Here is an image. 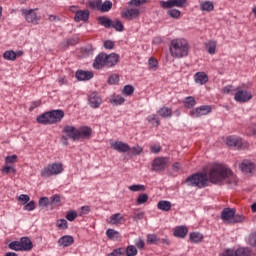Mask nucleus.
I'll return each mask as SVG.
<instances>
[{
    "instance_id": "1",
    "label": "nucleus",
    "mask_w": 256,
    "mask_h": 256,
    "mask_svg": "<svg viewBox=\"0 0 256 256\" xmlns=\"http://www.w3.org/2000/svg\"><path fill=\"white\" fill-rule=\"evenodd\" d=\"M208 181L215 185L219 183H228V185H237V176L233 171L223 164H215L211 167L208 174Z\"/></svg>"
},
{
    "instance_id": "2",
    "label": "nucleus",
    "mask_w": 256,
    "mask_h": 256,
    "mask_svg": "<svg viewBox=\"0 0 256 256\" xmlns=\"http://www.w3.org/2000/svg\"><path fill=\"white\" fill-rule=\"evenodd\" d=\"M189 42L184 38H176L170 42L169 51L174 59H183L189 56Z\"/></svg>"
},
{
    "instance_id": "3",
    "label": "nucleus",
    "mask_w": 256,
    "mask_h": 256,
    "mask_svg": "<svg viewBox=\"0 0 256 256\" xmlns=\"http://www.w3.org/2000/svg\"><path fill=\"white\" fill-rule=\"evenodd\" d=\"M119 63V56L118 54L111 53V54H106V53H99L96 58L94 59L93 62V67L95 69H103V68H111L115 67Z\"/></svg>"
},
{
    "instance_id": "4",
    "label": "nucleus",
    "mask_w": 256,
    "mask_h": 256,
    "mask_svg": "<svg viewBox=\"0 0 256 256\" xmlns=\"http://www.w3.org/2000/svg\"><path fill=\"white\" fill-rule=\"evenodd\" d=\"M63 117H65V112L58 109L43 113L36 118V121L40 125H57L63 121Z\"/></svg>"
},
{
    "instance_id": "5",
    "label": "nucleus",
    "mask_w": 256,
    "mask_h": 256,
    "mask_svg": "<svg viewBox=\"0 0 256 256\" xmlns=\"http://www.w3.org/2000/svg\"><path fill=\"white\" fill-rule=\"evenodd\" d=\"M221 219L226 225H237V223H245V215L237 214L235 208H224L221 212Z\"/></svg>"
},
{
    "instance_id": "6",
    "label": "nucleus",
    "mask_w": 256,
    "mask_h": 256,
    "mask_svg": "<svg viewBox=\"0 0 256 256\" xmlns=\"http://www.w3.org/2000/svg\"><path fill=\"white\" fill-rule=\"evenodd\" d=\"M98 25L105 27V29H115V31L123 32L125 31V26L123 22L119 19H115L114 21L107 16H100L97 18Z\"/></svg>"
},
{
    "instance_id": "7",
    "label": "nucleus",
    "mask_w": 256,
    "mask_h": 256,
    "mask_svg": "<svg viewBox=\"0 0 256 256\" xmlns=\"http://www.w3.org/2000/svg\"><path fill=\"white\" fill-rule=\"evenodd\" d=\"M207 181H209L207 174L196 173L187 177L186 184L189 187H198V189H203V187H207Z\"/></svg>"
},
{
    "instance_id": "8",
    "label": "nucleus",
    "mask_w": 256,
    "mask_h": 256,
    "mask_svg": "<svg viewBox=\"0 0 256 256\" xmlns=\"http://www.w3.org/2000/svg\"><path fill=\"white\" fill-rule=\"evenodd\" d=\"M60 173H63V164L61 162H54L44 167L40 175L41 177L48 178L53 177V175H60Z\"/></svg>"
},
{
    "instance_id": "9",
    "label": "nucleus",
    "mask_w": 256,
    "mask_h": 256,
    "mask_svg": "<svg viewBox=\"0 0 256 256\" xmlns=\"http://www.w3.org/2000/svg\"><path fill=\"white\" fill-rule=\"evenodd\" d=\"M169 157H157L152 162V171L163 173L169 167Z\"/></svg>"
},
{
    "instance_id": "10",
    "label": "nucleus",
    "mask_w": 256,
    "mask_h": 256,
    "mask_svg": "<svg viewBox=\"0 0 256 256\" xmlns=\"http://www.w3.org/2000/svg\"><path fill=\"white\" fill-rule=\"evenodd\" d=\"M236 91L237 92L234 95V100L237 103H248V101L253 99V93H251V91L239 90V88H237Z\"/></svg>"
},
{
    "instance_id": "11",
    "label": "nucleus",
    "mask_w": 256,
    "mask_h": 256,
    "mask_svg": "<svg viewBox=\"0 0 256 256\" xmlns=\"http://www.w3.org/2000/svg\"><path fill=\"white\" fill-rule=\"evenodd\" d=\"M21 13L25 17L27 23H32L33 25H39V21H41V16H38L35 10L22 9Z\"/></svg>"
},
{
    "instance_id": "12",
    "label": "nucleus",
    "mask_w": 256,
    "mask_h": 256,
    "mask_svg": "<svg viewBox=\"0 0 256 256\" xmlns=\"http://www.w3.org/2000/svg\"><path fill=\"white\" fill-rule=\"evenodd\" d=\"M211 111H212V108L210 105H203V106L192 109L190 111V116L194 118H199L205 115H209Z\"/></svg>"
},
{
    "instance_id": "13",
    "label": "nucleus",
    "mask_w": 256,
    "mask_h": 256,
    "mask_svg": "<svg viewBox=\"0 0 256 256\" xmlns=\"http://www.w3.org/2000/svg\"><path fill=\"white\" fill-rule=\"evenodd\" d=\"M187 0H167L161 1L160 5L163 9H173V7H185Z\"/></svg>"
},
{
    "instance_id": "14",
    "label": "nucleus",
    "mask_w": 256,
    "mask_h": 256,
    "mask_svg": "<svg viewBox=\"0 0 256 256\" xmlns=\"http://www.w3.org/2000/svg\"><path fill=\"white\" fill-rule=\"evenodd\" d=\"M88 103L92 109H99V107H101V103H103V99L99 96V93L92 92L88 96Z\"/></svg>"
},
{
    "instance_id": "15",
    "label": "nucleus",
    "mask_w": 256,
    "mask_h": 256,
    "mask_svg": "<svg viewBox=\"0 0 256 256\" xmlns=\"http://www.w3.org/2000/svg\"><path fill=\"white\" fill-rule=\"evenodd\" d=\"M62 133L66 134L68 139L72 141H78V129L75 126L66 125L62 129Z\"/></svg>"
},
{
    "instance_id": "16",
    "label": "nucleus",
    "mask_w": 256,
    "mask_h": 256,
    "mask_svg": "<svg viewBox=\"0 0 256 256\" xmlns=\"http://www.w3.org/2000/svg\"><path fill=\"white\" fill-rule=\"evenodd\" d=\"M121 17L123 19H128V21H133L139 17V9L137 8H126L121 12Z\"/></svg>"
},
{
    "instance_id": "17",
    "label": "nucleus",
    "mask_w": 256,
    "mask_h": 256,
    "mask_svg": "<svg viewBox=\"0 0 256 256\" xmlns=\"http://www.w3.org/2000/svg\"><path fill=\"white\" fill-rule=\"evenodd\" d=\"M227 147H234L235 149H241L243 147V139L237 136H228L226 138Z\"/></svg>"
},
{
    "instance_id": "18",
    "label": "nucleus",
    "mask_w": 256,
    "mask_h": 256,
    "mask_svg": "<svg viewBox=\"0 0 256 256\" xmlns=\"http://www.w3.org/2000/svg\"><path fill=\"white\" fill-rule=\"evenodd\" d=\"M111 147L114 151H118V153H129L131 151V146L123 141H115L111 144Z\"/></svg>"
},
{
    "instance_id": "19",
    "label": "nucleus",
    "mask_w": 256,
    "mask_h": 256,
    "mask_svg": "<svg viewBox=\"0 0 256 256\" xmlns=\"http://www.w3.org/2000/svg\"><path fill=\"white\" fill-rule=\"evenodd\" d=\"M239 169L242 171V173H245V175L253 173L255 163L251 162V160L245 159L239 164Z\"/></svg>"
},
{
    "instance_id": "20",
    "label": "nucleus",
    "mask_w": 256,
    "mask_h": 256,
    "mask_svg": "<svg viewBox=\"0 0 256 256\" xmlns=\"http://www.w3.org/2000/svg\"><path fill=\"white\" fill-rule=\"evenodd\" d=\"M78 141L80 139H91V135H93V129L89 126H81L78 129Z\"/></svg>"
},
{
    "instance_id": "21",
    "label": "nucleus",
    "mask_w": 256,
    "mask_h": 256,
    "mask_svg": "<svg viewBox=\"0 0 256 256\" xmlns=\"http://www.w3.org/2000/svg\"><path fill=\"white\" fill-rule=\"evenodd\" d=\"M93 72L85 71V70H77L75 73V77L78 81H89V79H93Z\"/></svg>"
},
{
    "instance_id": "22",
    "label": "nucleus",
    "mask_w": 256,
    "mask_h": 256,
    "mask_svg": "<svg viewBox=\"0 0 256 256\" xmlns=\"http://www.w3.org/2000/svg\"><path fill=\"white\" fill-rule=\"evenodd\" d=\"M125 221L127 220L125 219V217H123V215H121V213H116L107 220V223H109L110 225H123Z\"/></svg>"
},
{
    "instance_id": "23",
    "label": "nucleus",
    "mask_w": 256,
    "mask_h": 256,
    "mask_svg": "<svg viewBox=\"0 0 256 256\" xmlns=\"http://www.w3.org/2000/svg\"><path fill=\"white\" fill-rule=\"evenodd\" d=\"M73 243H75V239L73 238V236L70 235L62 236L58 240L59 247H71Z\"/></svg>"
},
{
    "instance_id": "24",
    "label": "nucleus",
    "mask_w": 256,
    "mask_h": 256,
    "mask_svg": "<svg viewBox=\"0 0 256 256\" xmlns=\"http://www.w3.org/2000/svg\"><path fill=\"white\" fill-rule=\"evenodd\" d=\"M194 81L198 85H206V83H209V76L205 72H197L194 75Z\"/></svg>"
},
{
    "instance_id": "25",
    "label": "nucleus",
    "mask_w": 256,
    "mask_h": 256,
    "mask_svg": "<svg viewBox=\"0 0 256 256\" xmlns=\"http://www.w3.org/2000/svg\"><path fill=\"white\" fill-rule=\"evenodd\" d=\"M20 247L22 251H31L33 249V242L30 237H22L20 239Z\"/></svg>"
},
{
    "instance_id": "26",
    "label": "nucleus",
    "mask_w": 256,
    "mask_h": 256,
    "mask_svg": "<svg viewBox=\"0 0 256 256\" xmlns=\"http://www.w3.org/2000/svg\"><path fill=\"white\" fill-rule=\"evenodd\" d=\"M74 21L76 23H79V21H89V10L76 11Z\"/></svg>"
},
{
    "instance_id": "27",
    "label": "nucleus",
    "mask_w": 256,
    "mask_h": 256,
    "mask_svg": "<svg viewBox=\"0 0 256 256\" xmlns=\"http://www.w3.org/2000/svg\"><path fill=\"white\" fill-rule=\"evenodd\" d=\"M187 233H189V229L186 226H177L174 229V237H178L180 239H185L187 237Z\"/></svg>"
},
{
    "instance_id": "28",
    "label": "nucleus",
    "mask_w": 256,
    "mask_h": 256,
    "mask_svg": "<svg viewBox=\"0 0 256 256\" xmlns=\"http://www.w3.org/2000/svg\"><path fill=\"white\" fill-rule=\"evenodd\" d=\"M158 115L164 119H167L173 116V110L169 107L163 106L158 110Z\"/></svg>"
},
{
    "instance_id": "29",
    "label": "nucleus",
    "mask_w": 256,
    "mask_h": 256,
    "mask_svg": "<svg viewBox=\"0 0 256 256\" xmlns=\"http://www.w3.org/2000/svg\"><path fill=\"white\" fill-rule=\"evenodd\" d=\"M206 51L209 55H215V51L217 49V42L213 40H209L205 43Z\"/></svg>"
},
{
    "instance_id": "30",
    "label": "nucleus",
    "mask_w": 256,
    "mask_h": 256,
    "mask_svg": "<svg viewBox=\"0 0 256 256\" xmlns=\"http://www.w3.org/2000/svg\"><path fill=\"white\" fill-rule=\"evenodd\" d=\"M157 207L160 211H171L172 204L170 201L161 200L157 203Z\"/></svg>"
},
{
    "instance_id": "31",
    "label": "nucleus",
    "mask_w": 256,
    "mask_h": 256,
    "mask_svg": "<svg viewBox=\"0 0 256 256\" xmlns=\"http://www.w3.org/2000/svg\"><path fill=\"white\" fill-rule=\"evenodd\" d=\"M197 105V101L193 96H188L184 99V107L186 109H193Z\"/></svg>"
},
{
    "instance_id": "32",
    "label": "nucleus",
    "mask_w": 256,
    "mask_h": 256,
    "mask_svg": "<svg viewBox=\"0 0 256 256\" xmlns=\"http://www.w3.org/2000/svg\"><path fill=\"white\" fill-rule=\"evenodd\" d=\"M112 8H113V2H111L110 0H106L104 3L103 1H101V4H100L101 13H108V11H111Z\"/></svg>"
},
{
    "instance_id": "33",
    "label": "nucleus",
    "mask_w": 256,
    "mask_h": 256,
    "mask_svg": "<svg viewBox=\"0 0 256 256\" xmlns=\"http://www.w3.org/2000/svg\"><path fill=\"white\" fill-rule=\"evenodd\" d=\"M189 239L191 243H201V241H203V234L199 232H192L189 235Z\"/></svg>"
},
{
    "instance_id": "34",
    "label": "nucleus",
    "mask_w": 256,
    "mask_h": 256,
    "mask_svg": "<svg viewBox=\"0 0 256 256\" xmlns=\"http://www.w3.org/2000/svg\"><path fill=\"white\" fill-rule=\"evenodd\" d=\"M200 9L202 11H207V13H211V11L215 9V6L213 5V2L205 1L200 4Z\"/></svg>"
},
{
    "instance_id": "35",
    "label": "nucleus",
    "mask_w": 256,
    "mask_h": 256,
    "mask_svg": "<svg viewBox=\"0 0 256 256\" xmlns=\"http://www.w3.org/2000/svg\"><path fill=\"white\" fill-rule=\"evenodd\" d=\"M124 250V255L126 256H137V253H139L137 247L134 245H128L126 248H124Z\"/></svg>"
},
{
    "instance_id": "36",
    "label": "nucleus",
    "mask_w": 256,
    "mask_h": 256,
    "mask_svg": "<svg viewBox=\"0 0 256 256\" xmlns=\"http://www.w3.org/2000/svg\"><path fill=\"white\" fill-rule=\"evenodd\" d=\"M89 9L93 11H100L101 10V0H89L88 1Z\"/></svg>"
},
{
    "instance_id": "37",
    "label": "nucleus",
    "mask_w": 256,
    "mask_h": 256,
    "mask_svg": "<svg viewBox=\"0 0 256 256\" xmlns=\"http://www.w3.org/2000/svg\"><path fill=\"white\" fill-rule=\"evenodd\" d=\"M236 256H253L251 249L240 247L236 250Z\"/></svg>"
},
{
    "instance_id": "38",
    "label": "nucleus",
    "mask_w": 256,
    "mask_h": 256,
    "mask_svg": "<svg viewBox=\"0 0 256 256\" xmlns=\"http://www.w3.org/2000/svg\"><path fill=\"white\" fill-rule=\"evenodd\" d=\"M141 153H143V147L141 146H134L128 151V155L131 157H137V155H141Z\"/></svg>"
},
{
    "instance_id": "39",
    "label": "nucleus",
    "mask_w": 256,
    "mask_h": 256,
    "mask_svg": "<svg viewBox=\"0 0 256 256\" xmlns=\"http://www.w3.org/2000/svg\"><path fill=\"white\" fill-rule=\"evenodd\" d=\"M128 189H129V191L137 193V192H141V191H146L147 188L143 184H134V185H130L128 187Z\"/></svg>"
},
{
    "instance_id": "40",
    "label": "nucleus",
    "mask_w": 256,
    "mask_h": 256,
    "mask_svg": "<svg viewBox=\"0 0 256 256\" xmlns=\"http://www.w3.org/2000/svg\"><path fill=\"white\" fill-rule=\"evenodd\" d=\"M3 57L7 61H15V59H17V53H15L13 50H8L3 54Z\"/></svg>"
},
{
    "instance_id": "41",
    "label": "nucleus",
    "mask_w": 256,
    "mask_h": 256,
    "mask_svg": "<svg viewBox=\"0 0 256 256\" xmlns=\"http://www.w3.org/2000/svg\"><path fill=\"white\" fill-rule=\"evenodd\" d=\"M1 173L2 175H9V173H13L15 175V173H17V170L15 169V167L6 164L1 169Z\"/></svg>"
},
{
    "instance_id": "42",
    "label": "nucleus",
    "mask_w": 256,
    "mask_h": 256,
    "mask_svg": "<svg viewBox=\"0 0 256 256\" xmlns=\"http://www.w3.org/2000/svg\"><path fill=\"white\" fill-rule=\"evenodd\" d=\"M147 121L148 123H150L151 125H155V127H159L160 125V121L157 118V114H151L147 117Z\"/></svg>"
},
{
    "instance_id": "43",
    "label": "nucleus",
    "mask_w": 256,
    "mask_h": 256,
    "mask_svg": "<svg viewBox=\"0 0 256 256\" xmlns=\"http://www.w3.org/2000/svg\"><path fill=\"white\" fill-rule=\"evenodd\" d=\"M122 93L123 95L130 97V95H133V93H135V88L132 85H126L122 89Z\"/></svg>"
},
{
    "instance_id": "44",
    "label": "nucleus",
    "mask_w": 256,
    "mask_h": 256,
    "mask_svg": "<svg viewBox=\"0 0 256 256\" xmlns=\"http://www.w3.org/2000/svg\"><path fill=\"white\" fill-rule=\"evenodd\" d=\"M149 201V195L142 193L138 195V198L136 200L137 205H143L144 203H147Z\"/></svg>"
},
{
    "instance_id": "45",
    "label": "nucleus",
    "mask_w": 256,
    "mask_h": 256,
    "mask_svg": "<svg viewBox=\"0 0 256 256\" xmlns=\"http://www.w3.org/2000/svg\"><path fill=\"white\" fill-rule=\"evenodd\" d=\"M9 249L12 251H22L21 241H13L8 245Z\"/></svg>"
},
{
    "instance_id": "46",
    "label": "nucleus",
    "mask_w": 256,
    "mask_h": 256,
    "mask_svg": "<svg viewBox=\"0 0 256 256\" xmlns=\"http://www.w3.org/2000/svg\"><path fill=\"white\" fill-rule=\"evenodd\" d=\"M147 243H149L150 245H157V243H159V238L155 234H148Z\"/></svg>"
},
{
    "instance_id": "47",
    "label": "nucleus",
    "mask_w": 256,
    "mask_h": 256,
    "mask_svg": "<svg viewBox=\"0 0 256 256\" xmlns=\"http://www.w3.org/2000/svg\"><path fill=\"white\" fill-rule=\"evenodd\" d=\"M123 255H125V248L124 247H120V248L114 249L107 256H123Z\"/></svg>"
},
{
    "instance_id": "48",
    "label": "nucleus",
    "mask_w": 256,
    "mask_h": 256,
    "mask_svg": "<svg viewBox=\"0 0 256 256\" xmlns=\"http://www.w3.org/2000/svg\"><path fill=\"white\" fill-rule=\"evenodd\" d=\"M167 15H169V17H171L172 19H179L181 17V11L177 9H170L167 12Z\"/></svg>"
},
{
    "instance_id": "49",
    "label": "nucleus",
    "mask_w": 256,
    "mask_h": 256,
    "mask_svg": "<svg viewBox=\"0 0 256 256\" xmlns=\"http://www.w3.org/2000/svg\"><path fill=\"white\" fill-rule=\"evenodd\" d=\"M110 103H113L114 105H123V103H125V98H123L120 95H117L110 100Z\"/></svg>"
},
{
    "instance_id": "50",
    "label": "nucleus",
    "mask_w": 256,
    "mask_h": 256,
    "mask_svg": "<svg viewBox=\"0 0 256 256\" xmlns=\"http://www.w3.org/2000/svg\"><path fill=\"white\" fill-rule=\"evenodd\" d=\"M56 226L58 227V229H63V230L69 229V224L67 223V220H65V219L57 220Z\"/></svg>"
},
{
    "instance_id": "51",
    "label": "nucleus",
    "mask_w": 256,
    "mask_h": 256,
    "mask_svg": "<svg viewBox=\"0 0 256 256\" xmlns=\"http://www.w3.org/2000/svg\"><path fill=\"white\" fill-rule=\"evenodd\" d=\"M39 207L42 209H45V207H48V205H51L50 200L47 197H41L38 202Z\"/></svg>"
},
{
    "instance_id": "52",
    "label": "nucleus",
    "mask_w": 256,
    "mask_h": 256,
    "mask_svg": "<svg viewBox=\"0 0 256 256\" xmlns=\"http://www.w3.org/2000/svg\"><path fill=\"white\" fill-rule=\"evenodd\" d=\"M149 69H154V71H157V67H159V61L157 59L151 57L148 60Z\"/></svg>"
},
{
    "instance_id": "53",
    "label": "nucleus",
    "mask_w": 256,
    "mask_h": 256,
    "mask_svg": "<svg viewBox=\"0 0 256 256\" xmlns=\"http://www.w3.org/2000/svg\"><path fill=\"white\" fill-rule=\"evenodd\" d=\"M61 196L59 194H55L50 197V205H61Z\"/></svg>"
},
{
    "instance_id": "54",
    "label": "nucleus",
    "mask_w": 256,
    "mask_h": 256,
    "mask_svg": "<svg viewBox=\"0 0 256 256\" xmlns=\"http://www.w3.org/2000/svg\"><path fill=\"white\" fill-rule=\"evenodd\" d=\"M17 155H11V156H6L5 157V163L6 165H13L14 163H17Z\"/></svg>"
},
{
    "instance_id": "55",
    "label": "nucleus",
    "mask_w": 256,
    "mask_h": 256,
    "mask_svg": "<svg viewBox=\"0 0 256 256\" xmlns=\"http://www.w3.org/2000/svg\"><path fill=\"white\" fill-rule=\"evenodd\" d=\"M18 201H20V203L22 205H27V203H29V201H31V198L29 197V195L27 194H21L19 197H18Z\"/></svg>"
},
{
    "instance_id": "56",
    "label": "nucleus",
    "mask_w": 256,
    "mask_h": 256,
    "mask_svg": "<svg viewBox=\"0 0 256 256\" xmlns=\"http://www.w3.org/2000/svg\"><path fill=\"white\" fill-rule=\"evenodd\" d=\"M144 3H147V0H130L128 5H131L132 7H141Z\"/></svg>"
},
{
    "instance_id": "57",
    "label": "nucleus",
    "mask_w": 256,
    "mask_h": 256,
    "mask_svg": "<svg viewBox=\"0 0 256 256\" xmlns=\"http://www.w3.org/2000/svg\"><path fill=\"white\" fill-rule=\"evenodd\" d=\"M67 221H75L77 219V212L74 210H70L66 213Z\"/></svg>"
},
{
    "instance_id": "58",
    "label": "nucleus",
    "mask_w": 256,
    "mask_h": 256,
    "mask_svg": "<svg viewBox=\"0 0 256 256\" xmlns=\"http://www.w3.org/2000/svg\"><path fill=\"white\" fill-rule=\"evenodd\" d=\"M109 85H115L119 83V75L117 74H112L109 79H108Z\"/></svg>"
},
{
    "instance_id": "59",
    "label": "nucleus",
    "mask_w": 256,
    "mask_h": 256,
    "mask_svg": "<svg viewBox=\"0 0 256 256\" xmlns=\"http://www.w3.org/2000/svg\"><path fill=\"white\" fill-rule=\"evenodd\" d=\"M222 256H237V250L227 248L223 251Z\"/></svg>"
},
{
    "instance_id": "60",
    "label": "nucleus",
    "mask_w": 256,
    "mask_h": 256,
    "mask_svg": "<svg viewBox=\"0 0 256 256\" xmlns=\"http://www.w3.org/2000/svg\"><path fill=\"white\" fill-rule=\"evenodd\" d=\"M91 212V207L90 206H82L80 208V217H83V215H89Z\"/></svg>"
},
{
    "instance_id": "61",
    "label": "nucleus",
    "mask_w": 256,
    "mask_h": 256,
    "mask_svg": "<svg viewBox=\"0 0 256 256\" xmlns=\"http://www.w3.org/2000/svg\"><path fill=\"white\" fill-rule=\"evenodd\" d=\"M106 235L109 239H115V237H117V235H119V232H117L113 229H108L106 231Z\"/></svg>"
},
{
    "instance_id": "62",
    "label": "nucleus",
    "mask_w": 256,
    "mask_h": 256,
    "mask_svg": "<svg viewBox=\"0 0 256 256\" xmlns=\"http://www.w3.org/2000/svg\"><path fill=\"white\" fill-rule=\"evenodd\" d=\"M248 243L252 247H256V232H253L252 234H250Z\"/></svg>"
},
{
    "instance_id": "63",
    "label": "nucleus",
    "mask_w": 256,
    "mask_h": 256,
    "mask_svg": "<svg viewBox=\"0 0 256 256\" xmlns=\"http://www.w3.org/2000/svg\"><path fill=\"white\" fill-rule=\"evenodd\" d=\"M145 217V213L143 212H135L132 216L133 221H141Z\"/></svg>"
},
{
    "instance_id": "64",
    "label": "nucleus",
    "mask_w": 256,
    "mask_h": 256,
    "mask_svg": "<svg viewBox=\"0 0 256 256\" xmlns=\"http://www.w3.org/2000/svg\"><path fill=\"white\" fill-rule=\"evenodd\" d=\"M35 210V201H30L24 206V211H33Z\"/></svg>"
}]
</instances>
